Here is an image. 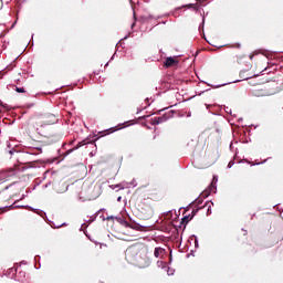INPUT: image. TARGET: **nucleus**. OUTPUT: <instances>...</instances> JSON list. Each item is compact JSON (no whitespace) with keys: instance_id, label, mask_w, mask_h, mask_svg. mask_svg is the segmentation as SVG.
Wrapping results in <instances>:
<instances>
[{"instance_id":"obj_31","label":"nucleus","mask_w":283,"mask_h":283,"mask_svg":"<svg viewBox=\"0 0 283 283\" xmlns=\"http://www.w3.org/2000/svg\"><path fill=\"white\" fill-rule=\"evenodd\" d=\"M207 43H209V45H212V48H218V50H220L221 48H228L229 46V44H223V45L217 46V45L211 44V42H209L208 40H207Z\"/></svg>"},{"instance_id":"obj_47","label":"nucleus","mask_w":283,"mask_h":283,"mask_svg":"<svg viewBox=\"0 0 283 283\" xmlns=\"http://www.w3.org/2000/svg\"><path fill=\"white\" fill-rule=\"evenodd\" d=\"M34 269H36V271H39V269H41V262L36 263V264L34 265Z\"/></svg>"},{"instance_id":"obj_18","label":"nucleus","mask_w":283,"mask_h":283,"mask_svg":"<svg viewBox=\"0 0 283 283\" xmlns=\"http://www.w3.org/2000/svg\"><path fill=\"white\" fill-rule=\"evenodd\" d=\"M166 273L167 275L171 276L174 273H176V270L171 269L169 265L166 266Z\"/></svg>"},{"instance_id":"obj_27","label":"nucleus","mask_w":283,"mask_h":283,"mask_svg":"<svg viewBox=\"0 0 283 283\" xmlns=\"http://www.w3.org/2000/svg\"><path fill=\"white\" fill-rule=\"evenodd\" d=\"M154 255L155 258H160V247L155 248Z\"/></svg>"},{"instance_id":"obj_24","label":"nucleus","mask_w":283,"mask_h":283,"mask_svg":"<svg viewBox=\"0 0 283 283\" xmlns=\"http://www.w3.org/2000/svg\"><path fill=\"white\" fill-rule=\"evenodd\" d=\"M15 277H20V280H22V282H20V283H23V280H25V272L20 271L18 276H15Z\"/></svg>"},{"instance_id":"obj_54","label":"nucleus","mask_w":283,"mask_h":283,"mask_svg":"<svg viewBox=\"0 0 283 283\" xmlns=\"http://www.w3.org/2000/svg\"><path fill=\"white\" fill-rule=\"evenodd\" d=\"M25 198H28V193L22 195L20 200H25Z\"/></svg>"},{"instance_id":"obj_13","label":"nucleus","mask_w":283,"mask_h":283,"mask_svg":"<svg viewBox=\"0 0 283 283\" xmlns=\"http://www.w3.org/2000/svg\"><path fill=\"white\" fill-rule=\"evenodd\" d=\"M25 154L29 156H39V154H43V148L35 147V148L31 149L30 151H25Z\"/></svg>"},{"instance_id":"obj_3","label":"nucleus","mask_w":283,"mask_h":283,"mask_svg":"<svg viewBox=\"0 0 283 283\" xmlns=\"http://www.w3.org/2000/svg\"><path fill=\"white\" fill-rule=\"evenodd\" d=\"M129 3L132 6L134 21H138L139 23H142V25H149V23H151L153 21H158V19H163V15L155 17L151 13L143 14L138 18L136 17V11L134 10V2L129 0Z\"/></svg>"},{"instance_id":"obj_46","label":"nucleus","mask_w":283,"mask_h":283,"mask_svg":"<svg viewBox=\"0 0 283 283\" xmlns=\"http://www.w3.org/2000/svg\"><path fill=\"white\" fill-rule=\"evenodd\" d=\"M114 59H116V52L111 56L108 63H112V61H114Z\"/></svg>"},{"instance_id":"obj_53","label":"nucleus","mask_w":283,"mask_h":283,"mask_svg":"<svg viewBox=\"0 0 283 283\" xmlns=\"http://www.w3.org/2000/svg\"><path fill=\"white\" fill-rule=\"evenodd\" d=\"M17 25V21H14L11 27H10V30H14V27Z\"/></svg>"},{"instance_id":"obj_37","label":"nucleus","mask_w":283,"mask_h":283,"mask_svg":"<svg viewBox=\"0 0 283 283\" xmlns=\"http://www.w3.org/2000/svg\"><path fill=\"white\" fill-rule=\"evenodd\" d=\"M118 45H120V48L125 49V42H123V40H119L116 44V48H118Z\"/></svg>"},{"instance_id":"obj_11","label":"nucleus","mask_w":283,"mask_h":283,"mask_svg":"<svg viewBox=\"0 0 283 283\" xmlns=\"http://www.w3.org/2000/svg\"><path fill=\"white\" fill-rule=\"evenodd\" d=\"M190 240H195V250H191L190 253L186 255V258H196V249H200V241L196 234L190 235Z\"/></svg>"},{"instance_id":"obj_22","label":"nucleus","mask_w":283,"mask_h":283,"mask_svg":"<svg viewBox=\"0 0 283 283\" xmlns=\"http://www.w3.org/2000/svg\"><path fill=\"white\" fill-rule=\"evenodd\" d=\"M175 229H176V234H175V240H179L180 238V231L178 229H180L181 227H178V226H174Z\"/></svg>"},{"instance_id":"obj_33","label":"nucleus","mask_w":283,"mask_h":283,"mask_svg":"<svg viewBox=\"0 0 283 283\" xmlns=\"http://www.w3.org/2000/svg\"><path fill=\"white\" fill-rule=\"evenodd\" d=\"M105 220H116V216L111 214V216H108L106 218H103V222H105Z\"/></svg>"},{"instance_id":"obj_39","label":"nucleus","mask_w":283,"mask_h":283,"mask_svg":"<svg viewBox=\"0 0 283 283\" xmlns=\"http://www.w3.org/2000/svg\"><path fill=\"white\" fill-rule=\"evenodd\" d=\"M195 202H197V205H202V202H205V200L200 199V197H198L197 199H195Z\"/></svg>"},{"instance_id":"obj_15","label":"nucleus","mask_w":283,"mask_h":283,"mask_svg":"<svg viewBox=\"0 0 283 283\" xmlns=\"http://www.w3.org/2000/svg\"><path fill=\"white\" fill-rule=\"evenodd\" d=\"M126 185H127V182H120V184H116V185H112L111 186V189H119V190H123V189H125V187H126Z\"/></svg>"},{"instance_id":"obj_60","label":"nucleus","mask_w":283,"mask_h":283,"mask_svg":"<svg viewBox=\"0 0 283 283\" xmlns=\"http://www.w3.org/2000/svg\"><path fill=\"white\" fill-rule=\"evenodd\" d=\"M238 154H239L238 148H235L234 158H238Z\"/></svg>"},{"instance_id":"obj_48","label":"nucleus","mask_w":283,"mask_h":283,"mask_svg":"<svg viewBox=\"0 0 283 283\" xmlns=\"http://www.w3.org/2000/svg\"><path fill=\"white\" fill-rule=\"evenodd\" d=\"M103 211H107V209L101 208L99 210L96 211L97 216H98V213H101V212H103Z\"/></svg>"},{"instance_id":"obj_12","label":"nucleus","mask_w":283,"mask_h":283,"mask_svg":"<svg viewBox=\"0 0 283 283\" xmlns=\"http://www.w3.org/2000/svg\"><path fill=\"white\" fill-rule=\"evenodd\" d=\"M45 222H48L50 224V227H52V229H61V227H67V222H63L62 224L56 226V223H54V221L50 220L46 216V219H44Z\"/></svg>"},{"instance_id":"obj_17","label":"nucleus","mask_w":283,"mask_h":283,"mask_svg":"<svg viewBox=\"0 0 283 283\" xmlns=\"http://www.w3.org/2000/svg\"><path fill=\"white\" fill-rule=\"evenodd\" d=\"M174 262V249L169 248V261L167 262V265L171 264Z\"/></svg>"},{"instance_id":"obj_55","label":"nucleus","mask_w":283,"mask_h":283,"mask_svg":"<svg viewBox=\"0 0 283 283\" xmlns=\"http://www.w3.org/2000/svg\"><path fill=\"white\" fill-rule=\"evenodd\" d=\"M229 149L230 151H233V142L230 143Z\"/></svg>"},{"instance_id":"obj_21","label":"nucleus","mask_w":283,"mask_h":283,"mask_svg":"<svg viewBox=\"0 0 283 283\" xmlns=\"http://www.w3.org/2000/svg\"><path fill=\"white\" fill-rule=\"evenodd\" d=\"M1 209H17V201L15 202H13L12 205H10V206H3V207H0V210Z\"/></svg>"},{"instance_id":"obj_26","label":"nucleus","mask_w":283,"mask_h":283,"mask_svg":"<svg viewBox=\"0 0 283 283\" xmlns=\"http://www.w3.org/2000/svg\"><path fill=\"white\" fill-rule=\"evenodd\" d=\"M150 125H153V126L160 125V123H158V117H153L150 119Z\"/></svg>"},{"instance_id":"obj_9","label":"nucleus","mask_w":283,"mask_h":283,"mask_svg":"<svg viewBox=\"0 0 283 283\" xmlns=\"http://www.w3.org/2000/svg\"><path fill=\"white\" fill-rule=\"evenodd\" d=\"M175 114H176V111L174 109L166 112L161 116L157 117V123H159V125H161V123H167L169 118H174Z\"/></svg>"},{"instance_id":"obj_19","label":"nucleus","mask_w":283,"mask_h":283,"mask_svg":"<svg viewBox=\"0 0 283 283\" xmlns=\"http://www.w3.org/2000/svg\"><path fill=\"white\" fill-rule=\"evenodd\" d=\"M15 92L18 94H25V87H23V86H15Z\"/></svg>"},{"instance_id":"obj_23","label":"nucleus","mask_w":283,"mask_h":283,"mask_svg":"<svg viewBox=\"0 0 283 283\" xmlns=\"http://www.w3.org/2000/svg\"><path fill=\"white\" fill-rule=\"evenodd\" d=\"M210 185H214V187H218V175H213L212 181L210 182Z\"/></svg>"},{"instance_id":"obj_6","label":"nucleus","mask_w":283,"mask_h":283,"mask_svg":"<svg viewBox=\"0 0 283 283\" xmlns=\"http://www.w3.org/2000/svg\"><path fill=\"white\" fill-rule=\"evenodd\" d=\"M17 271H19V266H17L15 263L14 266L7 270V272H4L2 276L6 275L7 277H10V280H14V282H23L21 277H17Z\"/></svg>"},{"instance_id":"obj_41","label":"nucleus","mask_w":283,"mask_h":283,"mask_svg":"<svg viewBox=\"0 0 283 283\" xmlns=\"http://www.w3.org/2000/svg\"><path fill=\"white\" fill-rule=\"evenodd\" d=\"M42 182H43L42 180L35 181V185L32 188V191H34L36 189V187H39V185H41Z\"/></svg>"},{"instance_id":"obj_4","label":"nucleus","mask_w":283,"mask_h":283,"mask_svg":"<svg viewBox=\"0 0 283 283\" xmlns=\"http://www.w3.org/2000/svg\"><path fill=\"white\" fill-rule=\"evenodd\" d=\"M116 222H118L119 224H122V227H125L126 229H134L135 231H143V229H145V226L134 222V223H128L127 220H125L122 217L116 216L115 217Z\"/></svg>"},{"instance_id":"obj_52","label":"nucleus","mask_w":283,"mask_h":283,"mask_svg":"<svg viewBox=\"0 0 283 283\" xmlns=\"http://www.w3.org/2000/svg\"><path fill=\"white\" fill-rule=\"evenodd\" d=\"M94 156H96V153H95L94 150H92V151L90 153V157H91V158H94Z\"/></svg>"},{"instance_id":"obj_51","label":"nucleus","mask_w":283,"mask_h":283,"mask_svg":"<svg viewBox=\"0 0 283 283\" xmlns=\"http://www.w3.org/2000/svg\"><path fill=\"white\" fill-rule=\"evenodd\" d=\"M136 20H134V22L130 24V28H132V30H134V28H136Z\"/></svg>"},{"instance_id":"obj_7","label":"nucleus","mask_w":283,"mask_h":283,"mask_svg":"<svg viewBox=\"0 0 283 283\" xmlns=\"http://www.w3.org/2000/svg\"><path fill=\"white\" fill-rule=\"evenodd\" d=\"M15 209H30L31 211H34L36 216H40L43 220H48V213L41 209H36L32 206H15Z\"/></svg>"},{"instance_id":"obj_42","label":"nucleus","mask_w":283,"mask_h":283,"mask_svg":"<svg viewBox=\"0 0 283 283\" xmlns=\"http://www.w3.org/2000/svg\"><path fill=\"white\" fill-rule=\"evenodd\" d=\"M34 262H35V263L41 262V255L36 254V255L34 256Z\"/></svg>"},{"instance_id":"obj_32","label":"nucleus","mask_w":283,"mask_h":283,"mask_svg":"<svg viewBox=\"0 0 283 283\" xmlns=\"http://www.w3.org/2000/svg\"><path fill=\"white\" fill-rule=\"evenodd\" d=\"M223 109H224L226 114H229L230 116L233 114V111H231V108H229V106H223Z\"/></svg>"},{"instance_id":"obj_59","label":"nucleus","mask_w":283,"mask_h":283,"mask_svg":"<svg viewBox=\"0 0 283 283\" xmlns=\"http://www.w3.org/2000/svg\"><path fill=\"white\" fill-rule=\"evenodd\" d=\"M249 143H251V139H245V140L243 142V145H247V144H249Z\"/></svg>"},{"instance_id":"obj_56","label":"nucleus","mask_w":283,"mask_h":283,"mask_svg":"<svg viewBox=\"0 0 283 283\" xmlns=\"http://www.w3.org/2000/svg\"><path fill=\"white\" fill-rule=\"evenodd\" d=\"M145 103L148 104V105H147L148 107L151 105V104L149 103V97H146V98H145Z\"/></svg>"},{"instance_id":"obj_34","label":"nucleus","mask_w":283,"mask_h":283,"mask_svg":"<svg viewBox=\"0 0 283 283\" xmlns=\"http://www.w3.org/2000/svg\"><path fill=\"white\" fill-rule=\"evenodd\" d=\"M29 45H31V48H34V33L31 34V40L29 41Z\"/></svg>"},{"instance_id":"obj_25","label":"nucleus","mask_w":283,"mask_h":283,"mask_svg":"<svg viewBox=\"0 0 283 283\" xmlns=\"http://www.w3.org/2000/svg\"><path fill=\"white\" fill-rule=\"evenodd\" d=\"M28 169H34V166H32L31 164H27V166L21 168V171H28Z\"/></svg>"},{"instance_id":"obj_45","label":"nucleus","mask_w":283,"mask_h":283,"mask_svg":"<svg viewBox=\"0 0 283 283\" xmlns=\"http://www.w3.org/2000/svg\"><path fill=\"white\" fill-rule=\"evenodd\" d=\"M209 202L211 203V206L213 207V201L212 200H208L206 201L205 206L203 207H209Z\"/></svg>"},{"instance_id":"obj_14","label":"nucleus","mask_w":283,"mask_h":283,"mask_svg":"<svg viewBox=\"0 0 283 283\" xmlns=\"http://www.w3.org/2000/svg\"><path fill=\"white\" fill-rule=\"evenodd\" d=\"M201 17H202V20H201V23L199 24V32H202L203 39H207V35H205V21H206L205 12L203 14H201Z\"/></svg>"},{"instance_id":"obj_57","label":"nucleus","mask_w":283,"mask_h":283,"mask_svg":"<svg viewBox=\"0 0 283 283\" xmlns=\"http://www.w3.org/2000/svg\"><path fill=\"white\" fill-rule=\"evenodd\" d=\"M14 151H15L14 148L10 149V150H9L10 156H13V155H14Z\"/></svg>"},{"instance_id":"obj_43","label":"nucleus","mask_w":283,"mask_h":283,"mask_svg":"<svg viewBox=\"0 0 283 283\" xmlns=\"http://www.w3.org/2000/svg\"><path fill=\"white\" fill-rule=\"evenodd\" d=\"M125 185H133L134 187H137L136 179H133L129 184L126 182Z\"/></svg>"},{"instance_id":"obj_8","label":"nucleus","mask_w":283,"mask_h":283,"mask_svg":"<svg viewBox=\"0 0 283 283\" xmlns=\"http://www.w3.org/2000/svg\"><path fill=\"white\" fill-rule=\"evenodd\" d=\"M211 193H218V186L216 184H210L201 193L202 198H209Z\"/></svg>"},{"instance_id":"obj_2","label":"nucleus","mask_w":283,"mask_h":283,"mask_svg":"<svg viewBox=\"0 0 283 283\" xmlns=\"http://www.w3.org/2000/svg\"><path fill=\"white\" fill-rule=\"evenodd\" d=\"M266 70L269 69H264L260 72V74H249V75H245L247 72H249V70H241L240 73H239V77L241 80H234L232 82H228V83H223V84H211L209 82H206V81H202L200 80V83H205V85H208V87H212V90H219V87H226V85H231L233 83H242V81H249L251 78H258V76H264V72H266Z\"/></svg>"},{"instance_id":"obj_5","label":"nucleus","mask_w":283,"mask_h":283,"mask_svg":"<svg viewBox=\"0 0 283 283\" xmlns=\"http://www.w3.org/2000/svg\"><path fill=\"white\" fill-rule=\"evenodd\" d=\"M202 208H193L191 213L186 214L181 218L180 223L178 224V227H182L184 226V231L187 229V226L189 224V222H191V220H193V218H196V216H198V211H200Z\"/></svg>"},{"instance_id":"obj_62","label":"nucleus","mask_w":283,"mask_h":283,"mask_svg":"<svg viewBox=\"0 0 283 283\" xmlns=\"http://www.w3.org/2000/svg\"><path fill=\"white\" fill-rule=\"evenodd\" d=\"M266 160H269V159H265L262 163H256L255 165H264V163H266Z\"/></svg>"},{"instance_id":"obj_35","label":"nucleus","mask_w":283,"mask_h":283,"mask_svg":"<svg viewBox=\"0 0 283 283\" xmlns=\"http://www.w3.org/2000/svg\"><path fill=\"white\" fill-rule=\"evenodd\" d=\"M159 253L160 255H167V249L159 247Z\"/></svg>"},{"instance_id":"obj_28","label":"nucleus","mask_w":283,"mask_h":283,"mask_svg":"<svg viewBox=\"0 0 283 283\" xmlns=\"http://www.w3.org/2000/svg\"><path fill=\"white\" fill-rule=\"evenodd\" d=\"M258 54H260V50H255L253 53H250L249 59L253 61V56H256Z\"/></svg>"},{"instance_id":"obj_44","label":"nucleus","mask_w":283,"mask_h":283,"mask_svg":"<svg viewBox=\"0 0 283 283\" xmlns=\"http://www.w3.org/2000/svg\"><path fill=\"white\" fill-rule=\"evenodd\" d=\"M149 116H151V115H144V116H140V117H139V120H147V118H149Z\"/></svg>"},{"instance_id":"obj_30","label":"nucleus","mask_w":283,"mask_h":283,"mask_svg":"<svg viewBox=\"0 0 283 283\" xmlns=\"http://www.w3.org/2000/svg\"><path fill=\"white\" fill-rule=\"evenodd\" d=\"M148 25H151V28L149 29V32H151L157 25H160V23H156V21H153Z\"/></svg>"},{"instance_id":"obj_40","label":"nucleus","mask_w":283,"mask_h":283,"mask_svg":"<svg viewBox=\"0 0 283 283\" xmlns=\"http://www.w3.org/2000/svg\"><path fill=\"white\" fill-rule=\"evenodd\" d=\"M10 32V30H7V31H2L0 33V39H3L6 36V34H8Z\"/></svg>"},{"instance_id":"obj_38","label":"nucleus","mask_w":283,"mask_h":283,"mask_svg":"<svg viewBox=\"0 0 283 283\" xmlns=\"http://www.w3.org/2000/svg\"><path fill=\"white\" fill-rule=\"evenodd\" d=\"M211 213H213V211L211 210V206H208L206 216H211Z\"/></svg>"},{"instance_id":"obj_29","label":"nucleus","mask_w":283,"mask_h":283,"mask_svg":"<svg viewBox=\"0 0 283 283\" xmlns=\"http://www.w3.org/2000/svg\"><path fill=\"white\" fill-rule=\"evenodd\" d=\"M96 218H98V213H94L93 216H91L88 222H96Z\"/></svg>"},{"instance_id":"obj_49","label":"nucleus","mask_w":283,"mask_h":283,"mask_svg":"<svg viewBox=\"0 0 283 283\" xmlns=\"http://www.w3.org/2000/svg\"><path fill=\"white\" fill-rule=\"evenodd\" d=\"M22 264H23L24 266H27V264H28V261H25V260H22V261L20 262V266H21Z\"/></svg>"},{"instance_id":"obj_20","label":"nucleus","mask_w":283,"mask_h":283,"mask_svg":"<svg viewBox=\"0 0 283 283\" xmlns=\"http://www.w3.org/2000/svg\"><path fill=\"white\" fill-rule=\"evenodd\" d=\"M84 233H85V235H86V238H87L88 240H91L94 244H96V247H98V244H99L101 247H103V243H98L97 241H94V239H92V235L87 234V232H84Z\"/></svg>"},{"instance_id":"obj_50","label":"nucleus","mask_w":283,"mask_h":283,"mask_svg":"<svg viewBox=\"0 0 283 283\" xmlns=\"http://www.w3.org/2000/svg\"><path fill=\"white\" fill-rule=\"evenodd\" d=\"M50 185H52V181H49L46 185H44L43 189H48V187H50Z\"/></svg>"},{"instance_id":"obj_1","label":"nucleus","mask_w":283,"mask_h":283,"mask_svg":"<svg viewBox=\"0 0 283 283\" xmlns=\"http://www.w3.org/2000/svg\"><path fill=\"white\" fill-rule=\"evenodd\" d=\"M127 123L128 122H125V123L119 124L118 126L98 132L97 134L93 133V134L88 135L86 138L78 142L73 147V149L67 150V156H69V154H72V151H76V149H81V147H85V145H96V142L101 140V138H105V136H109V134H114V132H120V129H125V127H129V125H127Z\"/></svg>"},{"instance_id":"obj_58","label":"nucleus","mask_w":283,"mask_h":283,"mask_svg":"<svg viewBox=\"0 0 283 283\" xmlns=\"http://www.w3.org/2000/svg\"><path fill=\"white\" fill-rule=\"evenodd\" d=\"M235 48H237L238 50H240V49L242 48V44L237 43V44H235Z\"/></svg>"},{"instance_id":"obj_10","label":"nucleus","mask_w":283,"mask_h":283,"mask_svg":"<svg viewBox=\"0 0 283 283\" xmlns=\"http://www.w3.org/2000/svg\"><path fill=\"white\" fill-rule=\"evenodd\" d=\"M179 63L180 61H178L174 56H167L164 61V67L168 69V67L178 66Z\"/></svg>"},{"instance_id":"obj_36","label":"nucleus","mask_w":283,"mask_h":283,"mask_svg":"<svg viewBox=\"0 0 283 283\" xmlns=\"http://www.w3.org/2000/svg\"><path fill=\"white\" fill-rule=\"evenodd\" d=\"M233 165H235V161L234 160H230L228 163L227 169H231V167H233Z\"/></svg>"},{"instance_id":"obj_61","label":"nucleus","mask_w":283,"mask_h":283,"mask_svg":"<svg viewBox=\"0 0 283 283\" xmlns=\"http://www.w3.org/2000/svg\"><path fill=\"white\" fill-rule=\"evenodd\" d=\"M32 191H34V190L28 188V189H27V195H28V193H32Z\"/></svg>"},{"instance_id":"obj_16","label":"nucleus","mask_w":283,"mask_h":283,"mask_svg":"<svg viewBox=\"0 0 283 283\" xmlns=\"http://www.w3.org/2000/svg\"><path fill=\"white\" fill-rule=\"evenodd\" d=\"M157 266L158 269H163V271H165L167 269V262L165 261H157Z\"/></svg>"},{"instance_id":"obj_63","label":"nucleus","mask_w":283,"mask_h":283,"mask_svg":"<svg viewBox=\"0 0 283 283\" xmlns=\"http://www.w3.org/2000/svg\"><path fill=\"white\" fill-rule=\"evenodd\" d=\"M165 109H167V108H163V109H160V111H158L157 113H154V114H160L161 112H165Z\"/></svg>"},{"instance_id":"obj_64","label":"nucleus","mask_w":283,"mask_h":283,"mask_svg":"<svg viewBox=\"0 0 283 283\" xmlns=\"http://www.w3.org/2000/svg\"><path fill=\"white\" fill-rule=\"evenodd\" d=\"M123 200V197H117V202H120Z\"/></svg>"}]
</instances>
